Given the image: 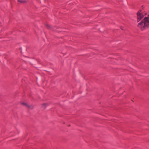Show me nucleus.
Masks as SVG:
<instances>
[{
  "mask_svg": "<svg viewBox=\"0 0 149 149\" xmlns=\"http://www.w3.org/2000/svg\"><path fill=\"white\" fill-rule=\"evenodd\" d=\"M141 10H140L137 13V22H139L144 17L143 15L141 13Z\"/></svg>",
  "mask_w": 149,
  "mask_h": 149,
  "instance_id": "2",
  "label": "nucleus"
},
{
  "mask_svg": "<svg viewBox=\"0 0 149 149\" xmlns=\"http://www.w3.org/2000/svg\"><path fill=\"white\" fill-rule=\"evenodd\" d=\"M47 26L48 27H49V26L48 25H47Z\"/></svg>",
  "mask_w": 149,
  "mask_h": 149,
  "instance_id": "6",
  "label": "nucleus"
},
{
  "mask_svg": "<svg viewBox=\"0 0 149 149\" xmlns=\"http://www.w3.org/2000/svg\"><path fill=\"white\" fill-rule=\"evenodd\" d=\"M47 104V103H44L42 105V106L43 107H45Z\"/></svg>",
  "mask_w": 149,
  "mask_h": 149,
  "instance_id": "4",
  "label": "nucleus"
},
{
  "mask_svg": "<svg viewBox=\"0 0 149 149\" xmlns=\"http://www.w3.org/2000/svg\"><path fill=\"white\" fill-rule=\"evenodd\" d=\"M18 2H25V1H20V0H18Z\"/></svg>",
  "mask_w": 149,
  "mask_h": 149,
  "instance_id": "5",
  "label": "nucleus"
},
{
  "mask_svg": "<svg viewBox=\"0 0 149 149\" xmlns=\"http://www.w3.org/2000/svg\"><path fill=\"white\" fill-rule=\"evenodd\" d=\"M21 104H22L25 105L26 107L28 108H30V106L29 105H28L27 103H22Z\"/></svg>",
  "mask_w": 149,
  "mask_h": 149,
  "instance_id": "3",
  "label": "nucleus"
},
{
  "mask_svg": "<svg viewBox=\"0 0 149 149\" xmlns=\"http://www.w3.org/2000/svg\"><path fill=\"white\" fill-rule=\"evenodd\" d=\"M138 26L141 30H143L146 28L149 27V14L139 23Z\"/></svg>",
  "mask_w": 149,
  "mask_h": 149,
  "instance_id": "1",
  "label": "nucleus"
}]
</instances>
